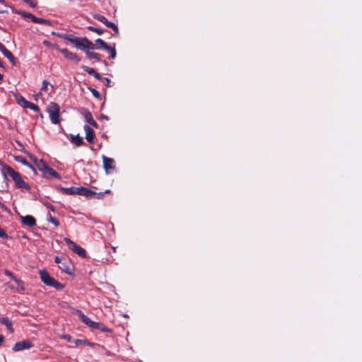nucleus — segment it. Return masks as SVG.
<instances>
[{"instance_id":"f8f14e48","label":"nucleus","mask_w":362,"mask_h":362,"mask_svg":"<svg viewBox=\"0 0 362 362\" xmlns=\"http://www.w3.org/2000/svg\"><path fill=\"white\" fill-rule=\"evenodd\" d=\"M99 47H97L95 44H93L91 41H90L88 38L83 37V40L81 42V46L79 49L86 51V49H98Z\"/></svg>"},{"instance_id":"ea45409f","label":"nucleus","mask_w":362,"mask_h":362,"mask_svg":"<svg viewBox=\"0 0 362 362\" xmlns=\"http://www.w3.org/2000/svg\"><path fill=\"white\" fill-rule=\"evenodd\" d=\"M61 337L69 342H71L72 340V337L69 334H64Z\"/></svg>"},{"instance_id":"4468645a","label":"nucleus","mask_w":362,"mask_h":362,"mask_svg":"<svg viewBox=\"0 0 362 362\" xmlns=\"http://www.w3.org/2000/svg\"><path fill=\"white\" fill-rule=\"evenodd\" d=\"M76 314L78 315L81 321L86 325L88 327L93 328L95 325V322L92 321L88 317L85 315L81 310H76Z\"/></svg>"},{"instance_id":"c756f323","label":"nucleus","mask_w":362,"mask_h":362,"mask_svg":"<svg viewBox=\"0 0 362 362\" xmlns=\"http://www.w3.org/2000/svg\"><path fill=\"white\" fill-rule=\"evenodd\" d=\"M59 37L63 38V39H64V40H66L69 41L71 43H74V41H76L75 40L77 37H75L74 35H71V34H62V35H59Z\"/></svg>"},{"instance_id":"37998d69","label":"nucleus","mask_w":362,"mask_h":362,"mask_svg":"<svg viewBox=\"0 0 362 362\" xmlns=\"http://www.w3.org/2000/svg\"><path fill=\"white\" fill-rule=\"evenodd\" d=\"M5 340V337L3 335L0 334V346L2 345Z\"/></svg>"},{"instance_id":"7ed1b4c3","label":"nucleus","mask_w":362,"mask_h":362,"mask_svg":"<svg viewBox=\"0 0 362 362\" xmlns=\"http://www.w3.org/2000/svg\"><path fill=\"white\" fill-rule=\"evenodd\" d=\"M59 105L54 102H51L47 108L49 119L52 124H57L59 123Z\"/></svg>"},{"instance_id":"a18cd8bd","label":"nucleus","mask_w":362,"mask_h":362,"mask_svg":"<svg viewBox=\"0 0 362 362\" xmlns=\"http://www.w3.org/2000/svg\"><path fill=\"white\" fill-rule=\"evenodd\" d=\"M43 43L47 45V46H49L50 45V42H49L48 41H44Z\"/></svg>"},{"instance_id":"5701e85b","label":"nucleus","mask_w":362,"mask_h":362,"mask_svg":"<svg viewBox=\"0 0 362 362\" xmlns=\"http://www.w3.org/2000/svg\"><path fill=\"white\" fill-rule=\"evenodd\" d=\"M59 267L62 272L66 274H71L72 273L73 268L71 264L68 262H62Z\"/></svg>"},{"instance_id":"72a5a7b5","label":"nucleus","mask_w":362,"mask_h":362,"mask_svg":"<svg viewBox=\"0 0 362 362\" xmlns=\"http://www.w3.org/2000/svg\"><path fill=\"white\" fill-rule=\"evenodd\" d=\"M87 29L90 31L96 33L98 35H102L103 33V30L102 29L98 28H95V27H93L91 25L88 26Z\"/></svg>"},{"instance_id":"dca6fc26","label":"nucleus","mask_w":362,"mask_h":362,"mask_svg":"<svg viewBox=\"0 0 362 362\" xmlns=\"http://www.w3.org/2000/svg\"><path fill=\"white\" fill-rule=\"evenodd\" d=\"M84 131L86 132V139L90 144H93L95 138L94 131L88 126H84Z\"/></svg>"},{"instance_id":"20e7f679","label":"nucleus","mask_w":362,"mask_h":362,"mask_svg":"<svg viewBox=\"0 0 362 362\" xmlns=\"http://www.w3.org/2000/svg\"><path fill=\"white\" fill-rule=\"evenodd\" d=\"M16 13L24 18L30 19L35 23L43 24L47 26H52V25L50 21L42 18H37L28 12L19 10L16 11Z\"/></svg>"},{"instance_id":"7c9ffc66","label":"nucleus","mask_w":362,"mask_h":362,"mask_svg":"<svg viewBox=\"0 0 362 362\" xmlns=\"http://www.w3.org/2000/svg\"><path fill=\"white\" fill-rule=\"evenodd\" d=\"M47 220L51 222L55 227H58L59 226V221L55 217H53L50 213L47 214Z\"/></svg>"},{"instance_id":"a19ab883","label":"nucleus","mask_w":362,"mask_h":362,"mask_svg":"<svg viewBox=\"0 0 362 362\" xmlns=\"http://www.w3.org/2000/svg\"><path fill=\"white\" fill-rule=\"evenodd\" d=\"M102 81L105 82V86L107 87H110V86L111 80L109 78L103 77V79Z\"/></svg>"},{"instance_id":"2f4dec72","label":"nucleus","mask_w":362,"mask_h":362,"mask_svg":"<svg viewBox=\"0 0 362 362\" xmlns=\"http://www.w3.org/2000/svg\"><path fill=\"white\" fill-rule=\"evenodd\" d=\"M25 108L30 109V110H33L35 112H38L40 111V108H39V107L37 105H35V104H34L33 103H30L29 101H28V105H26Z\"/></svg>"},{"instance_id":"39448f33","label":"nucleus","mask_w":362,"mask_h":362,"mask_svg":"<svg viewBox=\"0 0 362 362\" xmlns=\"http://www.w3.org/2000/svg\"><path fill=\"white\" fill-rule=\"evenodd\" d=\"M64 242L67 245L68 247L76 253L78 256L81 257H85L86 255V250L82 248L81 246L77 245L74 241L70 240L68 238H65L64 239Z\"/></svg>"},{"instance_id":"c9c22d12","label":"nucleus","mask_w":362,"mask_h":362,"mask_svg":"<svg viewBox=\"0 0 362 362\" xmlns=\"http://www.w3.org/2000/svg\"><path fill=\"white\" fill-rule=\"evenodd\" d=\"M83 40V37H76V39L75 40L76 41H74V42L73 43L75 47L77 48V49H79L80 46H81V41Z\"/></svg>"},{"instance_id":"412c9836","label":"nucleus","mask_w":362,"mask_h":362,"mask_svg":"<svg viewBox=\"0 0 362 362\" xmlns=\"http://www.w3.org/2000/svg\"><path fill=\"white\" fill-rule=\"evenodd\" d=\"M82 69L83 71L87 72L88 74L92 75L94 78H95L98 80H103V77L100 76V74H98L93 68H90L89 66H83Z\"/></svg>"},{"instance_id":"aec40b11","label":"nucleus","mask_w":362,"mask_h":362,"mask_svg":"<svg viewBox=\"0 0 362 362\" xmlns=\"http://www.w3.org/2000/svg\"><path fill=\"white\" fill-rule=\"evenodd\" d=\"M60 192L66 195L78 194V187H61Z\"/></svg>"},{"instance_id":"de8ad7c7","label":"nucleus","mask_w":362,"mask_h":362,"mask_svg":"<svg viewBox=\"0 0 362 362\" xmlns=\"http://www.w3.org/2000/svg\"><path fill=\"white\" fill-rule=\"evenodd\" d=\"M101 117H102V118H104V119H107V120H108V119H109V118H108V117H107V116H105V115H101Z\"/></svg>"},{"instance_id":"cd10ccee","label":"nucleus","mask_w":362,"mask_h":362,"mask_svg":"<svg viewBox=\"0 0 362 362\" xmlns=\"http://www.w3.org/2000/svg\"><path fill=\"white\" fill-rule=\"evenodd\" d=\"M93 328L95 329L100 330L103 332H111L110 329L107 328L104 324L100 323V322H95V325H93Z\"/></svg>"},{"instance_id":"6ab92c4d","label":"nucleus","mask_w":362,"mask_h":362,"mask_svg":"<svg viewBox=\"0 0 362 362\" xmlns=\"http://www.w3.org/2000/svg\"><path fill=\"white\" fill-rule=\"evenodd\" d=\"M30 157L31 160L35 163L37 169L41 172H42L45 168L47 165V163L42 159L38 160L36 157L32 155H30Z\"/></svg>"},{"instance_id":"473e14b6","label":"nucleus","mask_w":362,"mask_h":362,"mask_svg":"<svg viewBox=\"0 0 362 362\" xmlns=\"http://www.w3.org/2000/svg\"><path fill=\"white\" fill-rule=\"evenodd\" d=\"M74 344L76 345V346H80V345H88V346H92V344L88 341L87 340H83V339H76L74 340Z\"/></svg>"},{"instance_id":"f257e3e1","label":"nucleus","mask_w":362,"mask_h":362,"mask_svg":"<svg viewBox=\"0 0 362 362\" xmlns=\"http://www.w3.org/2000/svg\"><path fill=\"white\" fill-rule=\"evenodd\" d=\"M0 165L3 167L2 174L5 180H7V175H9L14 181L16 188L26 190L30 189V185L23 180L19 173L15 171L11 167L4 164L3 162L0 161Z\"/></svg>"},{"instance_id":"c85d7f7f","label":"nucleus","mask_w":362,"mask_h":362,"mask_svg":"<svg viewBox=\"0 0 362 362\" xmlns=\"http://www.w3.org/2000/svg\"><path fill=\"white\" fill-rule=\"evenodd\" d=\"M85 53L86 54V57L88 59H94L98 62L100 61V55L99 54L93 52H90L89 50L85 51Z\"/></svg>"},{"instance_id":"603ef678","label":"nucleus","mask_w":362,"mask_h":362,"mask_svg":"<svg viewBox=\"0 0 362 362\" xmlns=\"http://www.w3.org/2000/svg\"><path fill=\"white\" fill-rule=\"evenodd\" d=\"M110 190H106L105 193H109Z\"/></svg>"},{"instance_id":"f704fd0d","label":"nucleus","mask_w":362,"mask_h":362,"mask_svg":"<svg viewBox=\"0 0 362 362\" xmlns=\"http://www.w3.org/2000/svg\"><path fill=\"white\" fill-rule=\"evenodd\" d=\"M88 90L91 92V93L95 98L99 99L100 98V93L95 88L89 87Z\"/></svg>"},{"instance_id":"09e8293b","label":"nucleus","mask_w":362,"mask_h":362,"mask_svg":"<svg viewBox=\"0 0 362 362\" xmlns=\"http://www.w3.org/2000/svg\"><path fill=\"white\" fill-rule=\"evenodd\" d=\"M4 65H3V62L0 60V67H3Z\"/></svg>"},{"instance_id":"9d476101","label":"nucleus","mask_w":362,"mask_h":362,"mask_svg":"<svg viewBox=\"0 0 362 362\" xmlns=\"http://www.w3.org/2000/svg\"><path fill=\"white\" fill-rule=\"evenodd\" d=\"M33 346V344L31 341H28V340H24V341L16 342L13 347V350L14 351H22L24 349H28Z\"/></svg>"},{"instance_id":"ddd939ff","label":"nucleus","mask_w":362,"mask_h":362,"mask_svg":"<svg viewBox=\"0 0 362 362\" xmlns=\"http://www.w3.org/2000/svg\"><path fill=\"white\" fill-rule=\"evenodd\" d=\"M21 223L28 227H34L36 226V219L30 215L21 216Z\"/></svg>"},{"instance_id":"8fccbe9b","label":"nucleus","mask_w":362,"mask_h":362,"mask_svg":"<svg viewBox=\"0 0 362 362\" xmlns=\"http://www.w3.org/2000/svg\"><path fill=\"white\" fill-rule=\"evenodd\" d=\"M3 78V76L0 74V80H1Z\"/></svg>"},{"instance_id":"0eeeda50","label":"nucleus","mask_w":362,"mask_h":362,"mask_svg":"<svg viewBox=\"0 0 362 362\" xmlns=\"http://www.w3.org/2000/svg\"><path fill=\"white\" fill-rule=\"evenodd\" d=\"M0 52L6 57L13 66H17L18 62L13 54L4 46V45L0 42Z\"/></svg>"},{"instance_id":"4c0bfd02","label":"nucleus","mask_w":362,"mask_h":362,"mask_svg":"<svg viewBox=\"0 0 362 362\" xmlns=\"http://www.w3.org/2000/svg\"><path fill=\"white\" fill-rule=\"evenodd\" d=\"M0 238H1L3 239H7L8 238V234L1 227H0Z\"/></svg>"},{"instance_id":"a878e982","label":"nucleus","mask_w":362,"mask_h":362,"mask_svg":"<svg viewBox=\"0 0 362 362\" xmlns=\"http://www.w3.org/2000/svg\"><path fill=\"white\" fill-rule=\"evenodd\" d=\"M0 323L4 325L10 332L13 333L14 332L13 323L8 317L0 318Z\"/></svg>"},{"instance_id":"423d86ee","label":"nucleus","mask_w":362,"mask_h":362,"mask_svg":"<svg viewBox=\"0 0 362 362\" xmlns=\"http://www.w3.org/2000/svg\"><path fill=\"white\" fill-rule=\"evenodd\" d=\"M92 16L94 19L98 20L105 25L107 28H112L116 34L119 33V28L116 24L107 21V19L103 15L99 13H93Z\"/></svg>"},{"instance_id":"c03bdc74","label":"nucleus","mask_w":362,"mask_h":362,"mask_svg":"<svg viewBox=\"0 0 362 362\" xmlns=\"http://www.w3.org/2000/svg\"><path fill=\"white\" fill-rule=\"evenodd\" d=\"M47 208L49 209V211H54V208L52 205H51L50 204H48L47 205Z\"/></svg>"},{"instance_id":"9b49d317","label":"nucleus","mask_w":362,"mask_h":362,"mask_svg":"<svg viewBox=\"0 0 362 362\" xmlns=\"http://www.w3.org/2000/svg\"><path fill=\"white\" fill-rule=\"evenodd\" d=\"M59 52L64 55V57L69 59L78 62L81 61V58L78 57L76 53L69 51L66 48L59 49Z\"/></svg>"},{"instance_id":"393cba45","label":"nucleus","mask_w":362,"mask_h":362,"mask_svg":"<svg viewBox=\"0 0 362 362\" xmlns=\"http://www.w3.org/2000/svg\"><path fill=\"white\" fill-rule=\"evenodd\" d=\"M14 96L17 103L25 108L26 105H28V101L19 93H16Z\"/></svg>"},{"instance_id":"79ce46f5","label":"nucleus","mask_w":362,"mask_h":362,"mask_svg":"<svg viewBox=\"0 0 362 362\" xmlns=\"http://www.w3.org/2000/svg\"><path fill=\"white\" fill-rule=\"evenodd\" d=\"M54 262H55L56 263H57V264H61V263L62 262L61 258H60L59 257H58V256H56V257H55V258H54Z\"/></svg>"},{"instance_id":"f3484780","label":"nucleus","mask_w":362,"mask_h":362,"mask_svg":"<svg viewBox=\"0 0 362 362\" xmlns=\"http://www.w3.org/2000/svg\"><path fill=\"white\" fill-rule=\"evenodd\" d=\"M78 194L84 196L88 198L92 197L93 195L97 194L95 192L84 187H78Z\"/></svg>"},{"instance_id":"3c124183","label":"nucleus","mask_w":362,"mask_h":362,"mask_svg":"<svg viewBox=\"0 0 362 362\" xmlns=\"http://www.w3.org/2000/svg\"><path fill=\"white\" fill-rule=\"evenodd\" d=\"M19 146H22V144L20 143V142H17Z\"/></svg>"},{"instance_id":"e433bc0d","label":"nucleus","mask_w":362,"mask_h":362,"mask_svg":"<svg viewBox=\"0 0 362 362\" xmlns=\"http://www.w3.org/2000/svg\"><path fill=\"white\" fill-rule=\"evenodd\" d=\"M95 43L100 45V47L101 48H103L104 46H106V42L100 38L95 40Z\"/></svg>"},{"instance_id":"2eb2a0df","label":"nucleus","mask_w":362,"mask_h":362,"mask_svg":"<svg viewBox=\"0 0 362 362\" xmlns=\"http://www.w3.org/2000/svg\"><path fill=\"white\" fill-rule=\"evenodd\" d=\"M42 175L45 177H55L57 179L60 178V175L57 172H56L54 170L47 165L45 169L42 170Z\"/></svg>"},{"instance_id":"f03ea898","label":"nucleus","mask_w":362,"mask_h":362,"mask_svg":"<svg viewBox=\"0 0 362 362\" xmlns=\"http://www.w3.org/2000/svg\"><path fill=\"white\" fill-rule=\"evenodd\" d=\"M41 281L47 286L53 287L57 290H62L64 286L51 276L46 270L39 272Z\"/></svg>"},{"instance_id":"49530a36","label":"nucleus","mask_w":362,"mask_h":362,"mask_svg":"<svg viewBox=\"0 0 362 362\" xmlns=\"http://www.w3.org/2000/svg\"><path fill=\"white\" fill-rule=\"evenodd\" d=\"M103 192H100L99 194H97V195H98V198H100V197H103Z\"/></svg>"},{"instance_id":"bb28decb","label":"nucleus","mask_w":362,"mask_h":362,"mask_svg":"<svg viewBox=\"0 0 362 362\" xmlns=\"http://www.w3.org/2000/svg\"><path fill=\"white\" fill-rule=\"evenodd\" d=\"M103 49L106 50L107 52H108L110 54V59H115L116 57L117 52H116V49H115V46L111 47L107 43H106V46H104L103 47Z\"/></svg>"},{"instance_id":"1a4fd4ad","label":"nucleus","mask_w":362,"mask_h":362,"mask_svg":"<svg viewBox=\"0 0 362 362\" xmlns=\"http://www.w3.org/2000/svg\"><path fill=\"white\" fill-rule=\"evenodd\" d=\"M4 274L12 279L16 282V287L15 288L17 291H24L23 281L21 279L16 278V276L11 271L7 269L4 270Z\"/></svg>"},{"instance_id":"6e6552de","label":"nucleus","mask_w":362,"mask_h":362,"mask_svg":"<svg viewBox=\"0 0 362 362\" xmlns=\"http://www.w3.org/2000/svg\"><path fill=\"white\" fill-rule=\"evenodd\" d=\"M102 158L103 163V168L106 173H109L110 170H112L115 168V160L113 158H108L105 155H103Z\"/></svg>"},{"instance_id":"b1692460","label":"nucleus","mask_w":362,"mask_h":362,"mask_svg":"<svg viewBox=\"0 0 362 362\" xmlns=\"http://www.w3.org/2000/svg\"><path fill=\"white\" fill-rule=\"evenodd\" d=\"M70 141L72 144H75L76 146H80L83 144V140L81 136L78 134L77 135H70Z\"/></svg>"},{"instance_id":"58836bf2","label":"nucleus","mask_w":362,"mask_h":362,"mask_svg":"<svg viewBox=\"0 0 362 362\" xmlns=\"http://www.w3.org/2000/svg\"><path fill=\"white\" fill-rule=\"evenodd\" d=\"M47 86H48V82L46 80H44L42 82L41 90L47 91Z\"/></svg>"},{"instance_id":"a211bd4d","label":"nucleus","mask_w":362,"mask_h":362,"mask_svg":"<svg viewBox=\"0 0 362 362\" xmlns=\"http://www.w3.org/2000/svg\"><path fill=\"white\" fill-rule=\"evenodd\" d=\"M83 115L84 119L87 123H88L89 124L92 125L93 127H94L95 128H98V124L94 120L91 112L89 110H86Z\"/></svg>"},{"instance_id":"4be33fe9","label":"nucleus","mask_w":362,"mask_h":362,"mask_svg":"<svg viewBox=\"0 0 362 362\" xmlns=\"http://www.w3.org/2000/svg\"><path fill=\"white\" fill-rule=\"evenodd\" d=\"M13 158H14L15 161L21 163L23 165L28 167L29 168L33 170L35 172V173H36V171H35V169L34 168V167L31 164H30L24 157H23L21 156H14Z\"/></svg>"}]
</instances>
